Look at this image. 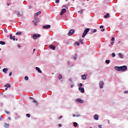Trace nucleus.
I'll return each instance as SVG.
<instances>
[{
  "instance_id": "obj_1",
  "label": "nucleus",
  "mask_w": 128,
  "mask_h": 128,
  "mask_svg": "<svg viewBox=\"0 0 128 128\" xmlns=\"http://www.w3.org/2000/svg\"><path fill=\"white\" fill-rule=\"evenodd\" d=\"M32 22H34V26H38V22H40V20L38 19V18L36 16H35L34 20Z\"/></svg>"
},
{
  "instance_id": "obj_2",
  "label": "nucleus",
  "mask_w": 128,
  "mask_h": 128,
  "mask_svg": "<svg viewBox=\"0 0 128 128\" xmlns=\"http://www.w3.org/2000/svg\"><path fill=\"white\" fill-rule=\"evenodd\" d=\"M90 32V28H86L84 30V32L82 35V38H84V36H86V34H88V32Z\"/></svg>"
},
{
  "instance_id": "obj_3",
  "label": "nucleus",
  "mask_w": 128,
  "mask_h": 128,
  "mask_svg": "<svg viewBox=\"0 0 128 128\" xmlns=\"http://www.w3.org/2000/svg\"><path fill=\"white\" fill-rule=\"evenodd\" d=\"M121 72H124V70H128V66H120Z\"/></svg>"
},
{
  "instance_id": "obj_4",
  "label": "nucleus",
  "mask_w": 128,
  "mask_h": 128,
  "mask_svg": "<svg viewBox=\"0 0 128 128\" xmlns=\"http://www.w3.org/2000/svg\"><path fill=\"white\" fill-rule=\"evenodd\" d=\"M74 34V30H70L69 32H68V36H72Z\"/></svg>"
},
{
  "instance_id": "obj_5",
  "label": "nucleus",
  "mask_w": 128,
  "mask_h": 128,
  "mask_svg": "<svg viewBox=\"0 0 128 128\" xmlns=\"http://www.w3.org/2000/svg\"><path fill=\"white\" fill-rule=\"evenodd\" d=\"M40 34H33V39L34 40H36L38 38H40Z\"/></svg>"
},
{
  "instance_id": "obj_6",
  "label": "nucleus",
  "mask_w": 128,
  "mask_h": 128,
  "mask_svg": "<svg viewBox=\"0 0 128 128\" xmlns=\"http://www.w3.org/2000/svg\"><path fill=\"white\" fill-rule=\"evenodd\" d=\"M104 81H100V88H104Z\"/></svg>"
},
{
  "instance_id": "obj_7",
  "label": "nucleus",
  "mask_w": 128,
  "mask_h": 128,
  "mask_svg": "<svg viewBox=\"0 0 128 128\" xmlns=\"http://www.w3.org/2000/svg\"><path fill=\"white\" fill-rule=\"evenodd\" d=\"M66 12V8H62L60 13V14L61 16H62V14H64Z\"/></svg>"
},
{
  "instance_id": "obj_8",
  "label": "nucleus",
  "mask_w": 128,
  "mask_h": 128,
  "mask_svg": "<svg viewBox=\"0 0 128 128\" xmlns=\"http://www.w3.org/2000/svg\"><path fill=\"white\" fill-rule=\"evenodd\" d=\"M78 90H79L80 92H82V94H84V88L80 87V88H78Z\"/></svg>"
},
{
  "instance_id": "obj_9",
  "label": "nucleus",
  "mask_w": 128,
  "mask_h": 128,
  "mask_svg": "<svg viewBox=\"0 0 128 128\" xmlns=\"http://www.w3.org/2000/svg\"><path fill=\"white\" fill-rule=\"evenodd\" d=\"M114 70H118V72H121V70H120V66H116L114 68Z\"/></svg>"
},
{
  "instance_id": "obj_10",
  "label": "nucleus",
  "mask_w": 128,
  "mask_h": 128,
  "mask_svg": "<svg viewBox=\"0 0 128 128\" xmlns=\"http://www.w3.org/2000/svg\"><path fill=\"white\" fill-rule=\"evenodd\" d=\"M42 28L44 29L50 28V25L43 26Z\"/></svg>"
},
{
  "instance_id": "obj_11",
  "label": "nucleus",
  "mask_w": 128,
  "mask_h": 128,
  "mask_svg": "<svg viewBox=\"0 0 128 128\" xmlns=\"http://www.w3.org/2000/svg\"><path fill=\"white\" fill-rule=\"evenodd\" d=\"M49 48L51 50H56V46L54 45H50L49 46Z\"/></svg>"
},
{
  "instance_id": "obj_12",
  "label": "nucleus",
  "mask_w": 128,
  "mask_h": 128,
  "mask_svg": "<svg viewBox=\"0 0 128 128\" xmlns=\"http://www.w3.org/2000/svg\"><path fill=\"white\" fill-rule=\"evenodd\" d=\"M4 86L6 88V90H8V88H10V84H7L6 85H4Z\"/></svg>"
},
{
  "instance_id": "obj_13",
  "label": "nucleus",
  "mask_w": 128,
  "mask_h": 128,
  "mask_svg": "<svg viewBox=\"0 0 128 128\" xmlns=\"http://www.w3.org/2000/svg\"><path fill=\"white\" fill-rule=\"evenodd\" d=\"M36 70H38V72H40V74H42V70H40V69L38 67H36Z\"/></svg>"
},
{
  "instance_id": "obj_14",
  "label": "nucleus",
  "mask_w": 128,
  "mask_h": 128,
  "mask_svg": "<svg viewBox=\"0 0 128 128\" xmlns=\"http://www.w3.org/2000/svg\"><path fill=\"white\" fill-rule=\"evenodd\" d=\"M112 42H110L111 46H114V38L113 37L111 39Z\"/></svg>"
},
{
  "instance_id": "obj_15",
  "label": "nucleus",
  "mask_w": 128,
  "mask_h": 128,
  "mask_svg": "<svg viewBox=\"0 0 128 128\" xmlns=\"http://www.w3.org/2000/svg\"><path fill=\"white\" fill-rule=\"evenodd\" d=\"M10 40H16V38L14 36H12V34H10Z\"/></svg>"
},
{
  "instance_id": "obj_16",
  "label": "nucleus",
  "mask_w": 128,
  "mask_h": 128,
  "mask_svg": "<svg viewBox=\"0 0 128 128\" xmlns=\"http://www.w3.org/2000/svg\"><path fill=\"white\" fill-rule=\"evenodd\" d=\"M76 101L78 102H80V104H82V102H84L80 98L76 99Z\"/></svg>"
},
{
  "instance_id": "obj_17",
  "label": "nucleus",
  "mask_w": 128,
  "mask_h": 128,
  "mask_svg": "<svg viewBox=\"0 0 128 128\" xmlns=\"http://www.w3.org/2000/svg\"><path fill=\"white\" fill-rule=\"evenodd\" d=\"M118 56L120 58H124V55L122 53L118 54Z\"/></svg>"
},
{
  "instance_id": "obj_18",
  "label": "nucleus",
  "mask_w": 128,
  "mask_h": 128,
  "mask_svg": "<svg viewBox=\"0 0 128 128\" xmlns=\"http://www.w3.org/2000/svg\"><path fill=\"white\" fill-rule=\"evenodd\" d=\"M82 80H86V76L85 74L81 76Z\"/></svg>"
},
{
  "instance_id": "obj_19",
  "label": "nucleus",
  "mask_w": 128,
  "mask_h": 128,
  "mask_svg": "<svg viewBox=\"0 0 128 128\" xmlns=\"http://www.w3.org/2000/svg\"><path fill=\"white\" fill-rule=\"evenodd\" d=\"M10 126V124L5 123L4 125V128H8Z\"/></svg>"
},
{
  "instance_id": "obj_20",
  "label": "nucleus",
  "mask_w": 128,
  "mask_h": 128,
  "mask_svg": "<svg viewBox=\"0 0 128 128\" xmlns=\"http://www.w3.org/2000/svg\"><path fill=\"white\" fill-rule=\"evenodd\" d=\"M94 118L96 120H98V115H96V114H95L94 116Z\"/></svg>"
},
{
  "instance_id": "obj_21",
  "label": "nucleus",
  "mask_w": 128,
  "mask_h": 128,
  "mask_svg": "<svg viewBox=\"0 0 128 128\" xmlns=\"http://www.w3.org/2000/svg\"><path fill=\"white\" fill-rule=\"evenodd\" d=\"M8 68H4L3 69V72L5 74H6V72H8Z\"/></svg>"
},
{
  "instance_id": "obj_22",
  "label": "nucleus",
  "mask_w": 128,
  "mask_h": 128,
  "mask_svg": "<svg viewBox=\"0 0 128 128\" xmlns=\"http://www.w3.org/2000/svg\"><path fill=\"white\" fill-rule=\"evenodd\" d=\"M109 16H110V14H108V13H107V14L104 16V18H108Z\"/></svg>"
},
{
  "instance_id": "obj_23",
  "label": "nucleus",
  "mask_w": 128,
  "mask_h": 128,
  "mask_svg": "<svg viewBox=\"0 0 128 128\" xmlns=\"http://www.w3.org/2000/svg\"><path fill=\"white\" fill-rule=\"evenodd\" d=\"M0 44H2V46H4V44H6V42L3 41H0Z\"/></svg>"
},
{
  "instance_id": "obj_24",
  "label": "nucleus",
  "mask_w": 128,
  "mask_h": 128,
  "mask_svg": "<svg viewBox=\"0 0 128 128\" xmlns=\"http://www.w3.org/2000/svg\"><path fill=\"white\" fill-rule=\"evenodd\" d=\"M33 102L34 104H36V106H38V101L34 100V99H33Z\"/></svg>"
},
{
  "instance_id": "obj_25",
  "label": "nucleus",
  "mask_w": 128,
  "mask_h": 128,
  "mask_svg": "<svg viewBox=\"0 0 128 128\" xmlns=\"http://www.w3.org/2000/svg\"><path fill=\"white\" fill-rule=\"evenodd\" d=\"M42 14V12L39 11L36 14V15L35 16H40V14Z\"/></svg>"
},
{
  "instance_id": "obj_26",
  "label": "nucleus",
  "mask_w": 128,
  "mask_h": 128,
  "mask_svg": "<svg viewBox=\"0 0 128 128\" xmlns=\"http://www.w3.org/2000/svg\"><path fill=\"white\" fill-rule=\"evenodd\" d=\"M22 32H17L16 34V36H20V35H22Z\"/></svg>"
},
{
  "instance_id": "obj_27",
  "label": "nucleus",
  "mask_w": 128,
  "mask_h": 128,
  "mask_svg": "<svg viewBox=\"0 0 128 128\" xmlns=\"http://www.w3.org/2000/svg\"><path fill=\"white\" fill-rule=\"evenodd\" d=\"M58 80H62V74H60L58 75Z\"/></svg>"
},
{
  "instance_id": "obj_28",
  "label": "nucleus",
  "mask_w": 128,
  "mask_h": 128,
  "mask_svg": "<svg viewBox=\"0 0 128 128\" xmlns=\"http://www.w3.org/2000/svg\"><path fill=\"white\" fill-rule=\"evenodd\" d=\"M22 14H20V12H18V13L17 14V16H22Z\"/></svg>"
},
{
  "instance_id": "obj_29",
  "label": "nucleus",
  "mask_w": 128,
  "mask_h": 128,
  "mask_svg": "<svg viewBox=\"0 0 128 128\" xmlns=\"http://www.w3.org/2000/svg\"><path fill=\"white\" fill-rule=\"evenodd\" d=\"M79 42L80 44H84L83 40L82 39H80Z\"/></svg>"
},
{
  "instance_id": "obj_30",
  "label": "nucleus",
  "mask_w": 128,
  "mask_h": 128,
  "mask_svg": "<svg viewBox=\"0 0 128 128\" xmlns=\"http://www.w3.org/2000/svg\"><path fill=\"white\" fill-rule=\"evenodd\" d=\"M74 126L76 128V126H78V123H76V122H74Z\"/></svg>"
},
{
  "instance_id": "obj_31",
  "label": "nucleus",
  "mask_w": 128,
  "mask_h": 128,
  "mask_svg": "<svg viewBox=\"0 0 128 128\" xmlns=\"http://www.w3.org/2000/svg\"><path fill=\"white\" fill-rule=\"evenodd\" d=\"M78 58V56L76 54H75V56L74 57V59L76 60Z\"/></svg>"
},
{
  "instance_id": "obj_32",
  "label": "nucleus",
  "mask_w": 128,
  "mask_h": 128,
  "mask_svg": "<svg viewBox=\"0 0 128 128\" xmlns=\"http://www.w3.org/2000/svg\"><path fill=\"white\" fill-rule=\"evenodd\" d=\"M24 80H28V76L24 77Z\"/></svg>"
},
{
  "instance_id": "obj_33",
  "label": "nucleus",
  "mask_w": 128,
  "mask_h": 128,
  "mask_svg": "<svg viewBox=\"0 0 128 128\" xmlns=\"http://www.w3.org/2000/svg\"><path fill=\"white\" fill-rule=\"evenodd\" d=\"M106 63L107 64H110V60H106Z\"/></svg>"
},
{
  "instance_id": "obj_34",
  "label": "nucleus",
  "mask_w": 128,
  "mask_h": 128,
  "mask_svg": "<svg viewBox=\"0 0 128 128\" xmlns=\"http://www.w3.org/2000/svg\"><path fill=\"white\" fill-rule=\"evenodd\" d=\"M112 58H114V56H116V54L112 53Z\"/></svg>"
},
{
  "instance_id": "obj_35",
  "label": "nucleus",
  "mask_w": 128,
  "mask_h": 128,
  "mask_svg": "<svg viewBox=\"0 0 128 128\" xmlns=\"http://www.w3.org/2000/svg\"><path fill=\"white\" fill-rule=\"evenodd\" d=\"M26 116H28V118H30V114H26Z\"/></svg>"
},
{
  "instance_id": "obj_36",
  "label": "nucleus",
  "mask_w": 128,
  "mask_h": 128,
  "mask_svg": "<svg viewBox=\"0 0 128 128\" xmlns=\"http://www.w3.org/2000/svg\"><path fill=\"white\" fill-rule=\"evenodd\" d=\"M4 32H6V34H8V30H6V28L4 29Z\"/></svg>"
},
{
  "instance_id": "obj_37",
  "label": "nucleus",
  "mask_w": 128,
  "mask_h": 128,
  "mask_svg": "<svg viewBox=\"0 0 128 128\" xmlns=\"http://www.w3.org/2000/svg\"><path fill=\"white\" fill-rule=\"evenodd\" d=\"M55 2L56 4H58V2H60V0H55Z\"/></svg>"
},
{
  "instance_id": "obj_38",
  "label": "nucleus",
  "mask_w": 128,
  "mask_h": 128,
  "mask_svg": "<svg viewBox=\"0 0 128 128\" xmlns=\"http://www.w3.org/2000/svg\"><path fill=\"white\" fill-rule=\"evenodd\" d=\"M12 72H10L9 74L10 76H12Z\"/></svg>"
},
{
  "instance_id": "obj_39",
  "label": "nucleus",
  "mask_w": 128,
  "mask_h": 128,
  "mask_svg": "<svg viewBox=\"0 0 128 128\" xmlns=\"http://www.w3.org/2000/svg\"><path fill=\"white\" fill-rule=\"evenodd\" d=\"M76 46H80V42H76Z\"/></svg>"
},
{
  "instance_id": "obj_40",
  "label": "nucleus",
  "mask_w": 128,
  "mask_h": 128,
  "mask_svg": "<svg viewBox=\"0 0 128 128\" xmlns=\"http://www.w3.org/2000/svg\"><path fill=\"white\" fill-rule=\"evenodd\" d=\"M78 86H80V88H82V83H80V84H79Z\"/></svg>"
},
{
  "instance_id": "obj_41",
  "label": "nucleus",
  "mask_w": 128,
  "mask_h": 128,
  "mask_svg": "<svg viewBox=\"0 0 128 128\" xmlns=\"http://www.w3.org/2000/svg\"><path fill=\"white\" fill-rule=\"evenodd\" d=\"M93 32H96V29H94V30H93Z\"/></svg>"
},
{
  "instance_id": "obj_42",
  "label": "nucleus",
  "mask_w": 128,
  "mask_h": 128,
  "mask_svg": "<svg viewBox=\"0 0 128 128\" xmlns=\"http://www.w3.org/2000/svg\"><path fill=\"white\" fill-rule=\"evenodd\" d=\"M124 94H128V91L126 90L125 92H124Z\"/></svg>"
},
{
  "instance_id": "obj_43",
  "label": "nucleus",
  "mask_w": 128,
  "mask_h": 128,
  "mask_svg": "<svg viewBox=\"0 0 128 128\" xmlns=\"http://www.w3.org/2000/svg\"><path fill=\"white\" fill-rule=\"evenodd\" d=\"M100 28H104V26H100Z\"/></svg>"
},
{
  "instance_id": "obj_44",
  "label": "nucleus",
  "mask_w": 128,
  "mask_h": 128,
  "mask_svg": "<svg viewBox=\"0 0 128 128\" xmlns=\"http://www.w3.org/2000/svg\"><path fill=\"white\" fill-rule=\"evenodd\" d=\"M98 128H102V125H98Z\"/></svg>"
},
{
  "instance_id": "obj_45",
  "label": "nucleus",
  "mask_w": 128,
  "mask_h": 128,
  "mask_svg": "<svg viewBox=\"0 0 128 128\" xmlns=\"http://www.w3.org/2000/svg\"><path fill=\"white\" fill-rule=\"evenodd\" d=\"M78 12H81V14H82V10H81L80 12L78 11Z\"/></svg>"
},
{
  "instance_id": "obj_46",
  "label": "nucleus",
  "mask_w": 128,
  "mask_h": 128,
  "mask_svg": "<svg viewBox=\"0 0 128 128\" xmlns=\"http://www.w3.org/2000/svg\"><path fill=\"white\" fill-rule=\"evenodd\" d=\"M58 126L60 128V126H62V124H58Z\"/></svg>"
},
{
  "instance_id": "obj_47",
  "label": "nucleus",
  "mask_w": 128,
  "mask_h": 128,
  "mask_svg": "<svg viewBox=\"0 0 128 128\" xmlns=\"http://www.w3.org/2000/svg\"><path fill=\"white\" fill-rule=\"evenodd\" d=\"M101 32H104V29L101 30Z\"/></svg>"
},
{
  "instance_id": "obj_48",
  "label": "nucleus",
  "mask_w": 128,
  "mask_h": 128,
  "mask_svg": "<svg viewBox=\"0 0 128 128\" xmlns=\"http://www.w3.org/2000/svg\"><path fill=\"white\" fill-rule=\"evenodd\" d=\"M32 8V6H29V8Z\"/></svg>"
},
{
  "instance_id": "obj_49",
  "label": "nucleus",
  "mask_w": 128,
  "mask_h": 128,
  "mask_svg": "<svg viewBox=\"0 0 128 128\" xmlns=\"http://www.w3.org/2000/svg\"><path fill=\"white\" fill-rule=\"evenodd\" d=\"M72 116H73V117H74V118L76 117V114H73V115H72Z\"/></svg>"
},
{
  "instance_id": "obj_50",
  "label": "nucleus",
  "mask_w": 128,
  "mask_h": 128,
  "mask_svg": "<svg viewBox=\"0 0 128 128\" xmlns=\"http://www.w3.org/2000/svg\"><path fill=\"white\" fill-rule=\"evenodd\" d=\"M62 118V116H60L59 118V120H60V118Z\"/></svg>"
},
{
  "instance_id": "obj_51",
  "label": "nucleus",
  "mask_w": 128,
  "mask_h": 128,
  "mask_svg": "<svg viewBox=\"0 0 128 128\" xmlns=\"http://www.w3.org/2000/svg\"><path fill=\"white\" fill-rule=\"evenodd\" d=\"M2 116H0V120H2Z\"/></svg>"
},
{
  "instance_id": "obj_52",
  "label": "nucleus",
  "mask_w": 128,
  "mask_h": 128,
  "mask_svg": "<svg viewBox=\"0 0 128 128\" xmlns=\"http://www.w3.org/2000/svg\"><path fill=\"white\" fill-rule=\"evenodd\" d=\"M35 50H36V49H34L33 52H34Z\"/></svg>"
},
{
  "instance_id": "obj_53",
  "label": "nucleus",
  "mask_w": 128,
  "mask_h": 128,
  "mask_svg": "<svg viewBox=\"0 0 128 128\" xmlns=\"http://www.w3.org/2000/svg\"><path fill=\"white\" fill-rule=\"evenodd\" d=\"M71 88H74V85H71Z\"/></svg>"
},
{
  "instance_id": "obj_54",
  "label": "nucleus",
  "mask_w": 128,
  "mask_h": 128,
  "mask_svg": "<svg viewBox=\"0 0 128 128\" xmlns=\"http://www.w3.org/2000/svg\"><path fill=\"white\" fill-rule=\"evenodd\" d=\"M6 112L8 114V111H6Z\"/></svg>"
},
{
  "instance_id": "obj_55",
  "label": "nucleus",
  "mask_w": 128,
  "mask_h": 128,
  "mask_svg": "<svg viewBox=\"0 0 128 128\" xmlns=\"http://www.w3.org/2000/svg\"><path fill=\"white\" fill-rule=\"evenodd\" d=\"M30 98H32V100H34V98H32L30 97Z\"/></svg>"
},
{
  "instance_id": "obj_56",
  "label": "nucleus",
  "mask_w": 128,
  "mask_h": 128,
  "mask_svg": "<svg viewBox=\"0 0 128 128\" xmlns=\"http://www.w3.org/2000/svg\"><path fill=\"white\" fill-rule=\"evenodd\" d=\"M7 5L10 6V4L8 3Z\"/></svg>"
},
{
  "instance_id": "obj_57",
  "label": "nucleus",
  "mask_w": 128,
  "mask_h": 128,
  "mask_svg": "<svg viewBox=\"0 0 128 128\" xmlns=\"http://www.w3.org/2000/svg\"><path fill=\"white\" fill-rule=\"evenodd\" d=\"M69 80H70V82H72V80L70 79Z\"/></svg>"
},
{
  "instance_id": "obj_58",
  "label": "nucleus",
  "mask_w": 128,
  "mask_h": 128,
  "mask_svg": "<svg viewBox=\"0 0 128 128\" xmlns=\"http://www.w3.org/2000/svg\"><path fill=\"white\" fill-rule=\"evenodd\" d=\"M8 118H9V120H10V117H9Z\"/></svg>"
},
{
  "instance_id": "obj_59",
  "label": "nucleus",
  "mask_w": 128,
  "mask_h": 128,
  "mask_svg": "<svg viewBox=\"0 0 128 128\" xmlns=\"http://www.w3.org/2000/svg\"><path fill=\"white\" fill-rule=\"evenodd\" d=\"M16 40H18V38H16Z\"/></svg>"
},
{
  "instance_id": "obj_60",
  "label": "nucleus",
  "mask_w": 128,
  "mask_h": 128,
  "mask_svg": "<svg viewBox=\"0 0 128 128\" xmlns=\"http://www.w3.org/2000/svg\"><path fill=\"white\" fill-rule=\"evenodd\" d=\"M66 0V2H68V0Z\"/></svg>"
},
{
  "instance_id": "obj_61",
  "label": "nucleus",
  "mask_w": 128,
  "mask_h": 128,
  "mask_svg": "<svg viewBox=\"0 0 128 128\" xmlns=\"http://www.w3.org/2000/svg\"><path fill=\"white\" fill-rule=\"evenodd\" d=\"M90 128H92V127H90Z\"/></svg>"
},
{
  "instance_id": "obj_62",
  "label": "nucleus",
  "mask_w": 128,
  "mask_h": 128,
  "mask_svg": "<svg viewBox=\"0 0 128 128\" xmlns=\"http://www.w3.org/2000/svg\"><path fill=\"white\" fill-rule=\"evenodd\" d=\"M19 48H20V46H19Z\"/></svg>"
},
{
  "instance_id": "obj_63",
  "label": "nucleus",
  "mask_w": 128,
  "mask_h": 128,
  "mask_svg": "<svg viewBox=\"0 0 128 128\" xmlns=\"http://www.w3.org/2000/svg\"><path fill=\"white\" fill-rule=\"evenodd\" d=\"M73 1H74V0H73Z\"/></svg>"
}]
</instances>
